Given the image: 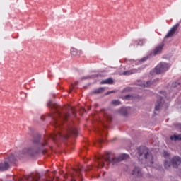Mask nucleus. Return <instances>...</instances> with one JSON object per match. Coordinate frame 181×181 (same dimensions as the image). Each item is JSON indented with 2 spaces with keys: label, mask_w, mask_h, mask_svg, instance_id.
Masks as SVG:
<instances>
[{
  "label": "nucleus",
  "mask_w": 181,
  "mask_h": 181,
  "mask_svg": "<svg viewBox=\"0 0 181 181\" xmlns=\"http://www.w3.org/2000/svg\"><path fill=\"white\" fill-rule=\"evenodd\" d=\"M65 181H76L75 177L76 175L75 174H70L69 175L66 174L64 176Z\"/></svg>",
  "instance_id": "2eb2a0df"
},
{
  "label": "nucleus",
  "mask_w": 181,
  "mask_h": 181,
  "mask_svg": "<svg viewBox=\"0 0 181 181\" xmlns=\"http://www.w3.org/2000/svg\"><path fill=\"white\" fill-rule=\"evenodd\" d=\"M148 59V57H145L144 58H142L140 62H146V60Z\"/></svg>",
  "instance_id": "cd10ccee"
},
{
  "label": "nucleus",
  "mask_w": 181,
  "mask_h": 181,
  "mask_svg": "<svg viewBox=\"0 0 181 181\" xmlns=\"http://www.w3.org/2000/svg\"><path fill=\"white\" fill-rule=\"evenodd\" d=\"M95 94H101V93H104V88H99L93 91Z\"/></svg>",
  "instance_id": "412c9836"
},
{
  "label": "nucleus",
  "mask_w": 181,
  "mask_h": 181,
  "mask_svg": "<svg viewBox=\"0 0 181 181\" xmlns=\"http://www.w3.org/2000/svg\"><path fill=\"white\" fill-rule=\"evenodd\" d=\"M48 107L55 110L56 116L54 117L53 125L57 128V133L50 134L49 138H52L54 141H57L59 139H67L70 134L77 136L78 134V130L75 127L69 126L66 129H63V124L64 122L67 121V118L70 117V112L66 113L64 112H61L57 110L59 106L57 105L53 104L52 102L48 103ZM62 130V132H61Z\"/></svg>",
  "instance_id": "f257e3e1"
},
{
  "label": "nucleus",
  "mask_w": 181,
  "mask_h": 181,
  "mask_svg": "<svg viewBox=\"0 0 181 181\" xmlns=\"http://www.w3.org/2000/svg\"><path fill=\"white\" fill-rule=\"evenodd\" d=\"M98 142H99V144H103V142H104V140L100 139V140L98 141Z\"/></svg>",
  "instance_id": "2f4dec72"
},
{
  "label": "nucleus",
  "mask_w": 181,
  "mask_h": 181,
  "mask_svg": "<svg viewBox=\"0 0 181 181\" xmlns=\"http://www.w3.org/2000/svg\"><path fill=\"white\" fill-rule=\"evenodd\" d=\"M164 166H165V169H169V168L170 167V165L169 164V162L165 161Z\"/></svg>",
  "instance_id": "393cba45"
},
{
  "label": "nucleus",
  "mask_w": 181,
  "mask_h": 181,
  "mask_svg": "<svg viewBox=\"0 0 181 181\" xmlns=\"http://www.w3.org/2000/svg\"><path fill=\"white\" fill-rule=\"evenodd\" d=\"M132 174L133 175V176H135L136 177H141V176H142L141 168L137 167L133 170Z\"/></svg>",
  "instance_id": "ddd939ff"
},
{
  "label": "nucleus",
  "mask_w": 181,
  "mask_h": 181,
  "mask_svg": "<svg viewBox=\"0 0 181 181\" xmlns=\"http://www.w3.org/2000/svg\"><path fill=\"white\" fill-rule=\"evenodd\" d=\"M177 29H179V23L175 24L171 28V29L168 32L167 35H165V39H169V37H172L173 35L176 33Z\"/></svg>",
  "instance_id": "0eeeda50"
},
{
  "label": "nucleus",
  "mask_w": 181,
  "mask_h": 181,
  "mask_svg": "<svg viewBox=\"0 0 181 181\" xmlns=\"http://www.w3.org/2000/svg\"><path fill=\"white\" fill-rule=\"evenodd\" d=\"M71 56H78V54H80V52H78V50H77L76 48H71Z\"/></svg>",
  "instance_id": "6ab92c4d"
},
{
  "label": "nucleus",
  "mask_w": 181,
  "mask_h": 181,
  "mask_svg": "<svg viewBox=\"0 0 181 181\" xmlns=\"http://www.w3.org/2000/svg\"><path fill=\"white\" fill-rule=\"evenodd\" d=\"M67 109L70 110V111H71V112H72L74 117H76V112H74V110L73 109V107H71V106H68Z\"/></svg>",
  "instance_id": "5701e85b"
},
{
  "label": "nucleus",
  "mask_w": 181,
  "mask_h": 181,
  "mask_svg": "<svg viewBox=\"0 0 181 181\" xmlns=\"http://www.w3.org/2000/svg\"><path fill=\"white\" fill-rule=\"evenodd\" d=\"M139 159H141V156H144L145 162L147 166L153 165V156L151 153H148L146 148L141 146L138 148Z\"/></svg>",
  "instance_id": "7ed1b4c3"
},
{
  "label": "nucleus",
  "mask_w": 181,
  "mask_h": 181,
  "mask_svg": "<svg viewBox=\"0 0 181 181\" xmlns=\"http://www.w3.org/2000/svg\"><path fill=\"white\" fill-rule=\"evenodd\" d=\"M168 156H169V153L166 151H164V157L166 158Z\"/></svg>",
  "instance_id": "c756f323"
},
{
  "label": "nucleus",
  "mask_w": 181,
  "mask_h": 181,
  "mask_svg": "<svg viewBox=\"0 0 181 181\" xmlns=\"http://www.w3.org/2000/svg\"><path fill=\"white\" fill-rule=\"evenodd\" d=\"M75 173H77V175H81V170L78 169V170H74Z\"/></svg>",
  "instance_id": "bb28decb"
},
{
  "label": "nucleus",
  "mask_w": 181,
  "mask_h": 181,
  "mask_svg": "<svg viewBox=\"0 0 181 181\" xmlns=\"http://www.w3.org/2000/svg\"><path fill=\"white\" fill-rule=\"evenodd\" d=\"M40 142V136H37V137L34 138L33 140V144L35 145H40V146H46L47 145V141L46 139L44 140V143L42 142L41 144H39Z\"/></svg>",
  "instance_id": "1a4fd4ad"
},
{
  "label": "nucleus",
  "mask_w": 181,
  "mask_h": 181,
  "mask_svg": "<svg viewBox=\"0 0 181 181\" xmlns=\"http://www.w3.org/2000/svg\"><path fill=\"white\" fill-rule=\"evenodd\" d=\"M51 181H54V178L51 179Z\"/></svg>",
  "instance_id": "473e14b6"
},
{
  "label": "nucleus",
  "mask_w": 181,
  "mask_h": 181,
  "mask_svg": "<svg viewBox=\"0 0 181 181\" xmlns=\"http://www.w3.org/2000/svg\"><path fill=\"white\" fill-rule=\"evenodd\" d=\"M163 98L162 97L158 98V100L157 101V105L155 107L156 111H159L160 110V107H162V101Z\"/></svg>",
  "instance_id": "dca6fc26"
},
{
  "label": "nucleus",
  "mask_w": 181,
  "mask_h": 181,
  "mask_svg": "<svg viewBox=\"0 0 181 181\" xmlns=\"http://www.w3.org/2000/svg\"><path fill=\"white\" fill-rule=\"evenodd\" d=\"M27 181H39L40 180V175L37 173L35 175H30L26 177Z\"/></svg>",
  "instance_id": "9b49d317"
},
{
  "label": "nucleus",
  "mask_w": 181,
  "mask_h": 181,
  "mask_svg": "<svg viewBox=\"0 0 181 181\" xmlns=\"http://www.w3.org/2000/svg\"><path fill=\"white\" fill-rule=\"evenodd\" d=\"M17 158L13 154L10 155L8 158H6L3 162L0 163V172H4L8 170L12 163H15L17 160Z\"/></svg>",
  "instance_id": "20e7f679"
},
{
  "label": "nucleus",
  "mask_w": 181,
  "mask_h": 181,
  "mask_svg": "<svg viewBox=\"0 0 181 181\" xmlns=\"http://www.w3.org/2000/svg\"><path fill=\"white\" fill-rule=\"evenodd\" d=\"M125 100H132V96L127 95L124 97Z\"/></svg>",
  "instance_id": "a878e982"
},
{
  "label": "nucleus",
  "mask_w": 181,
  "mask_h": 181,
  "mask_svg": "<svg viewBox=\"0 0 181 181\" xmlns=\"http://www.w3.org/2000/svg\"><path fill=\"white\" fill-rule=\"evenodd\" d=\"M171 163L173 168H177L181 163V158L179 156H174L171 160Z\"/></svg>",
  "instance_id": "9d476101"
},
{
  "label": "nucleus",
  "mask_w": 181,
  "mask_h": 181,
  "mask_svg": "<svg viewBox=\"0 0 181 181\" xmlns=\"http://www.w3.org/2000/svg\"><path fill=\"white\" fill-rule=\"evenodd\" d=\"M163 47H165V44L163 42L158 45L153 51L152 52L153 56H156V54H160V53H162V51L163 50Z\"/></svg>",
  "instance_id": "6e6552de"
},
{
  "label": "nucleus",
  "mask_w": 181,
  "mask_h": 181,
  "mask_svg": "<svg viewBox=\"0 0 181 181\" xmlns=\"http://www.w3.org/2000/svg\"><path fill=\"white\" fill-rule=\"evenodd\" d=\"M170 139L171 141H181V134L170 136Z\"/></svg>",
  "instance_id": "f3484780"
},
{
  "label": "nucleus",
  "mask_w": 181,
  "mask_h": 181,
  "mask_svg": "<svg viewBox=\"0 0 181 181\" xmlns=\"http://www.w3.org/2000/svg\"><path fill=\"white\" fill-rule=\"evenodd\" d=\"M119 112L122 115H127L128 114V107H122L119 110Z\"/></svg>",
  "instance_id": "aec40b11"
},
{
  "label": "nucleus",
  "mask_w": 181,
  "mask_h": 181,
  "mask_svg": "<svg viewBox=\"0 0 181 181\" xmlns=\"http://www.w3.org/2000/svg\"><path fill=\"white\" fill-rule=\"evenodd\" d=\"M177 85H179V83H176V82H175V83H173V87H177Z\"/></svg>",
  "instance_id": "c85d7f7f"
},
{
  "label": "nucleus",
  "mask_w": 181,
  "mask_h": 181,
  "mask_svg": "<svg viewBox=\"0 0 181 181\" xmlns=\"http://www.w3.org/2000/svg\"><path fill=\"white\" fill-rule=\"evenodd\" d=\"M112 104L113 105H119L121 103L119 102V100H112Z\"/></svg>",
  "instance_id": "b1692460"
},
{
  "label": "nucleus",
  "mask_w": 181,
  "mask_h": 181,
  "mask_svg": "<svg viewBox=\"0 0 181 181\" xmlns=\"http://www.w3.org/2000/svg\"><path fill=\"white\" fill-rule=\"evenodd\" d=\"M135 73H138V70L133 69L129 71H124L120 74V76H131V74H135Z\"/></svg>",
  "instance_id": "4468645a"
},
{
  "label": "nucleus",
  "mask_w": 181,
  "mask_h": 181,
  "mask_svg": "<svg viewBox=\"0 0 181 181\" xmlns=\"http://www.w3.org/2000/svg\"><path fill=\"white\" fill-rule=\"evenodd\" d=\"M101 112H103L105 118L107 119V121H111L112 119V116L110 115V110L107 109H101Z\"/></svg>",
  "instance_id": "f8f14e48"
},
{
  "label": "nucleus",
  "mask_w": 181,
  "mask_h": 181,
  "mask_svg": "<svg viewBox=\"0 0 181 181\" xmlns=\"http://www.w3.org/2000/svg\"><path fill=\"white\" fill-rule=\"evenodd\" d=\"M168 70H169V64L161 62L156 66L154 71L156 74H160L165 73V71H168Z\"/></svg>",
  "instance_id": "39448f33"
},
{
  "label": "nucleus",
  "mask_w": 181,
  "mask_h": 181,
  "mask_svg": "<svg viewBox=\"0 0 181 181\" xmlns=\"http://www.w3.org/2000/svg\"><path fill=\"white\" fill-rule=\"evenodd\" d=\"M151 86H152V82H151V81H148L147 82L143 83V86L144 87H151Z\"/></svg>",
  "instance_id": "4be33fe9"
},
{
  "label": "nucleus",
  "mask_w": 181,
  "mask_h": 181,
  "mask_svg": "<svg viewBox=\"0 0 181 181\" xmlns=\"http://www.w3.org/2000/svg\"><path fill=\"white\" fill-rule=\"evenodd\" d=\"M114 83V80L112 78H109L106 80L102 81L100 84H112Z\"/></svg>",
  "instance_id": "a211bd4d"
},
{
  "label": "nucleus",
  "mask_w": 181,
  "mask_h": 181,
  "mask_svg": "<svg viewBox=\"0 0 181 181\" xmlns=\"http://www.w3.org/2000/svg\"><path fill=\"white\" fill-rule=\"evenodd\" d=\"M129 158V156L127 154H121L118 158H116L114 157V154L107 153L106 155L98 157V163L99 168H104L105 161L115 165L117 162H121V160H124V159H128Z\"/></svg>",
  "instance_id": "f03ea898"
},
{
  "label": "nucleus",
  "mask_w": 181,
  "mask_h": 181,
  "mask_svg": "<svg viewBox=\"0 0 181 181\" xmlns=\"http://www.w3.org/2000/svg\"><path fill=\"white\" fill-rule=\"evenodd\" d=\"M41 150H38L37 148H25L23 150V155H30V156H35V155H37L40 152ZM42 152H45V151L42 150Z\"/></svg>",
  "instance_id": "423d86ee"
},
{
  "label": "nucleus",
  "mask_w": 181,
  "mask_h": 181,
  "mask_svg": "<svg viewBox=\"0 0 181 181\" xmlns=\"http://www.w3.org/2000/svg\"><path fill=\"white\" fill-rule=\"evenodd\" d=\"M84 78H88V77Z\"/></svg>",
  "instance_id": "72a5a7b5"
},
{
  "label": "nucleus",
  "mask_w": 181,
  "mask_h": 181,
  "mask_svg": "<svg viewBox=\"0 0 181 181\" xmlns=\"http://www.w3.org/2000/svg\"><path fill=\"white\" fill-rule=\"evenodd\" d=\"M112 93H115V90H111L107 93V94H112Z\"/></svg>",
  "instance_id": "7c9ffc66"
}]
</instances>
